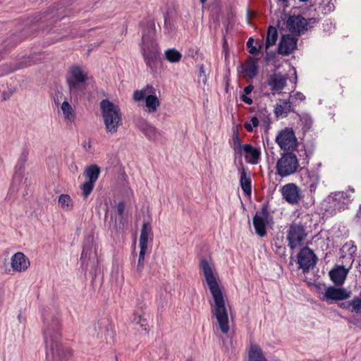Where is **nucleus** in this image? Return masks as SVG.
Masks as SVG:
<instances>
[{
	"label": "nucleus",
	"mask_w": 361,
	"mask_h": 361,
	"mask_svg": "<svg viewBox=\"0 0 361 361\" xmlns=\"http://www.w3.org/2000/svg\"><path fill=\"white\" fill-rule=\"evenodd\" d=\"M200 274L204 277L203 283L209 288L212 295V300L209 301L212 314L216 318L221 331L223 334H227L229 331L230 307L223 293V288L220 284L214 264L211 259L202 258L200 262Z\"/></svg>",
	"instance_id": "f257e3e1"
},
{
	"label": "nucleus",
	"mask_w": 361,
	"mask_h": 361,
	"mask_svg": "<svg viewBox=\"0 0 361 361\" xmlns=\"http://www.w3.org/2000/svg\"><path fill=\"white\" fill-rule=\"evenodd\" d=\"M60 324L55 319L47 324L44 330V338L47 359L54 361H68L72 356V350L61 343Z\"/></svg>",
	"instance_id": "f03ea898"
},
{
	"label": "nucleus",
	"mask_w": 361,
	"mask_h": 361,
	"mask_svg": "<svg viewBox=\"0 0 361 361\" xmlns=\"http://www.w3.org/2000/svg\"><path fill=\"white\" fill-rule=\"evenodd\" d=\"M100 109L107 133L115 134L122 124V114L119 106L104 99L100 102Z\"/></svg>",
	"instance_id": "7ed1b4c3"
},
{
	"label": "nucleus",
	"mask_w": 361,
	"mask_h": 361,
	"mask_svg": "<svg viewBox=\"0 0 361 361\" xmlns=\"http://www.w3.org/2000/svg\"><path fill=\"white\" fill-rule=\"evenodd\" d=\"M156 89L147 85L142 90L134 91L133 98L135 102H140L145 99V106L149 113H154L160 106V102L155 94Z\"/></svg>",
	"instance_id": "20e7f679"
},
{
	"label": "nucleus",
	"mask_w": 361,
	"mask_h": 361,
	"mask_svg": "<svg viewBox=\"0 0 361 361\" xmlns=\"http://www.w3.org/2000/svg\"><path fill=\"white\" fill-rule=\"evenodd\" d=\"M355 190L350 188L346 192H336L329 195L326 200V210L331 213L345 209L353 198Z\"/></svg>",
	"instance_id": "39448f33"
},
{
	"label": "nucleus",
	"mask_w": 361,
	"mask_h": 361,
	"mask_svg": "<svg viewBox=\"0 0 361 361\" xmlns=\"http://www.w3.org/2000/svg\"><path fill=\"white\" fill-rule=\"evenodd\" d=\"M66 81L71 94H78L85 88L87 74L78 66L71 67L66 75Z\"/></svg>",
	"instance_id": "423d86ee"
},
{
	"label": "nucleus",
	"mask_w": 361,
	"mask_h": 361,
	"mask_svg": "<svg viewBox=\"0 0 361 361\" xmlns=\"http://www.w3.org/2000/svg\"><path fill=\"white\" fill-rule=\"evenodd\" d=\"M142 55L145 61L151 70L156 69L158 64L159 49L156 42L151 40L145 34L142 36Z\"/></svg>",
	"instance_id": "0eeeda50"
},
{
	"label": "nucleus",
	"mask_w": 361,
	"mask_h": 361,
	"mask_svg": "<svg viewBox=\"0 0 361 361\" xmlns=\"http://www.w3.org/2000/svg\"><path fill=\"white\" fill-rule=\"evenodd\" d=\"M307 235V227L300 222H293L290 224L286 235L288 246L291 249L301 246Z\"/></svg>",
	"instance_id": "6e6552de"
},
{
	"label": "nucleus",
	"mask_w": 361,
	"mask_h": 361,
	"mask_svg": "<svg viewBox=\"0 0 361 361\" xmlns=\"http://www.w3.org/2000/svg\"><path fill=\"white\" fill-rule=\"evenodd\" d=\"M298 167V158L291 153L283 154L276 163L277 173L281 177H286L295 173Z\"/></svg>",
	"instance_id": "1a4fd4ad"
},
{
	"label": "nucleus",
	"mask_w": 361,
	"mask_h": 361,
	"mask_svg": "<svg viewBox=\"0 0 361 361\" xmlns=\"http://www.w3.org/2000/svg\"><path fill=\"white\" fill-rule=\"evenodd\" d=\"M276 142L285 152L293 151L298 145V140L292 128H285L279 132Z\"/></svg>",
	"instance_id": "9d476101"
},
{
	"label": "nucleus",
	"mask_w": 361,
	"mask_h": 361,
	"mask_svg": "<svg viewBox=\"0 0 361 361\" xmlns=\"http://www.w3.org/2000/svg\"><path fill=\"white\" fill-rule=\"evenodd\" d=\"M350 297V291L343 288L330 286L321 293L320 298L323 301L332 303L334 301L343 300Z\"/></svg>",
	"instance_id": "9b49d317"
},
{
	"label": "nucleus",
	"mask_w": 361,
	"mask_h": 361,
	"mask_svg": "<svg viewBox=\"0 0 361 361\" xmlns=\"http://www.w3.org/2000/svg\"><path fill=\"white\" fill-rule=\"evenodd\" d=\"M317 260V256L309 247H303L298 253V263L299 267L304 272L308 271L310 269L313 268L316 264Z\"/></svg>",
	"instance_id": "f8f14e48"
},
{
	"label": "nucleus",
	"mask_w": 361,
	"mask_h": 361,
	"mask_svg": "<svg viewBox=\"0 0 361 361\" xmlns=\"http://www.w3.org/2000/svg\"><path fill=\"white\" fill-rule=\"evenodd\" d=\"M269 214L265 207H263L260 214H256L253 217V226L256 233L260 237L267 234L266 226L269 222Z\"/></svg>",
	"instance_id": "ddd939ff"
},
{
	"label": "nucleus",
	"mask_w": 361,
	"mask_h": 361,
	"mask_svg": "<svg viewBox=\"0 0 361 361\" xmlns=\"http://www.w3.org/2000/svg\"><path fill=\"white\" fill-rule=\"evenodd\" d=\"M283 198L291 204H295L300 200V189L294 183H288L281 188Z\"/></svg>",
	"instance_id": "4468645a"
},
{
	"label": "nucleus",
	"mask_w": 361,
	"mask_h": 361,
	"mask_svg": "<svg viewBox=\"0 0 361 361\" xmlns=\"http://www.w3.org/2000/svg\"><path fill=\"white\" fill-rule=\"evenodd\" d=\"M306 20L300 16H290L286 20V27L292 32L300 35L307 30Z\"/></svg>",
	"instance_id": "2eb2a0df"
},
{
	"label": "nucleus",
	"mask_w": 361,
	"mask_h": 361,
	"mask_svg": "<svg viewBox=\"0 0 361 361\" xmlns=\"http://www.w3.org/2000/svg\"><path fill=\"white\" fill-rule=\"evenodd\" d=\"M297 47V39L291 35H284L279 42L278 50L282 55H288Z\"/></svg>",
	"instance_id": "dca6fc26"
},
{
	"label": "nucleus",
	"mask_w": 361,
	"mask_h": 361,
	"mask_svg": "<svg viewBox=\"0 0 361 361\" xmlns=\"http://www.w3.org/2000/svg\"><path fill=\"white\" fill-rule=\"evenodd\" d=\"M11 265L14 271L23 272L29 267L30 260L23 252H18L11 257Z\"/></svg>",
	"instance_id": "f3484780"
},
{
	"label": "nucleus",
	"mask_w": 361,
	"mask_h": 361,
	"mask_svg": "<svg viewBox=\"0 0 361 361\" xmlns=\"http://www.w3.org/2000/svg\"><path fill=\"white\" fill-rule=\"evenodd\" d=\"M267 84L272 91H281L286 85V78L281 73H274L269 77Z\"/></svg>",
	"instance_id": "a211bd4d"
},
{
	"label": "nucleus",
	"mask_w": 361,
	"mask_h": 361,
	"mask_svg": "<svg viewBox=\"0 0 361 361\" xmlns=\"http://www.w3.org/2000/svg\"><path fill=\"white\" fill-rule=\"evenodd\" d=\"M246 161L252 164H257L260 161L261 152L250 144L244 145L243 151Z\"/></svg>",
	"instance_id": "6ab92c4d"
},
{
	"label": "nucleus",
	"mask_w": 361,
	"mask_h": 361,
	"mask_svg": "<svg viewBox=\"0 0 361 361\" xmlns=\"http://www.w3.org/2000/svg\"><path fill=\"white\" fill-rule=\"evenodd\" d=\"M240 173V183L241 188L247 196H250L252 192L251 178L249 173L245 169L243 165L238 169Z\"/></svg>",
	"instance_id": "aec40b11"
},
{
	"label": "nucleus",
	"mask_w": 361,
	"mask_h": 361,
	"mask_svg": "<svg viewBox=\"0 0 361 361\" xmlns=\"http://www.w3.org/2000/svg\"><path fill=\"white\" fill-rule=\"evenodd\" d=\"M348 273V269H345L344 267L338 266L329 272V276L332 281L339 286L344 283Z\"/></svg>",
	"instance_id": "412c9836"
},
{
	"label": "nucleus",
	"mask_w": 361,
	"mask_h": 361,
	"mask_svg": "<svg viewBox=\"0 0 361 361\" xmlns=\"http://www.w3.org/2000/svg\"><path fill=\"white\" fill-rule=\"evenodd\" d=\"M63 117L65 121L73 123L76 119V113L72 105L65 100L62 102L60 106Z\"/></svg>",
	"instance_id": "4be33fe9"
},
{
	"label": "nucleus",
	"mask_w": 361,
	"mask_h": 361,
	"mask_svg": "<svg viewBox=\"0 0 361 361\" xmlns=\"http://www.w3.org/2000/svg\"><path fill=\"white\" fill-rule=\"evenodd\" d=\"M152 238V230L149 224L144 222L142 226L140 236V247L147 248L148 240Z\"/></svg>",
	"instance_id": "5701e85b"
},
{
	"label": "nucleus",
	"mask_w": 361,
	"mask_h": 361,
	"mask_svg": "<svg viewBox=\"0 0 361 361\" xmlns=\"http://www.w3.org/2000/svg\"><path fill=\"white\" fill-rule=\"evenodd\" d=\"M80 260L82 262V264L83 266H85V269L87 268V266L89 264V262H92L94 264L97 262V253L96 250H93L92 247H85L83 248V250L81 254Z\"/></svg>",
	"instance_id": "b1692460"
},
{
	"label": "nucleus",
	"mask_w": 361,
	"mask_h": 361,
	"mask_svg": "<svg viewBox=\"0 0 361 361\" xmlns=\"http://www.w3.org/2000/svg\"><path fill=\"white\" fill-rule=\"evenodd\" d=\"M140 129L145 135L150 140H157L160 137V132L154 126L145 122L140 126Z\"/></svg>",
	"instance_id": "393cba45"
},
{
	"label": "nucleus",
	"mask_w": 361,
	"mask_h": 361,
	"mask_svg": "<svg viewBox=\"0 0 361 361\" xmlns=\"http://www.w3.org/2000/svg\"><path fill=\"white\" fill-rule=\"evenodd\" d=\"M247 357V361H267L262 349L255 344L250 345Z\"/></svg>",
	"instance_id": "a878e982"
},
{
	"label": "nucleus",
	"mask_w": 361,
	"mask_h": 361,
	"mask_svg": "<svg viewBox=\"0 0 361 361\" xmlns=\"http://www.w3.org/2000/svg\"><path fill=\"white\" fill-rule=\"evenodd\" d=\"M242 68L245 77L252 78L257 75V61L251 57L247 59Z\"/></svg>",
	"instance_id": "bb28decb"
},
{
	"label": "nucleus",
	"mask_w": 361,
	"mask_h": 361,
	"mask_svg": "<svg viewBox=\"0 0 361 361\" xmlns=\"http://www.w3.org/2000/svg\"><path fill=\"white\" fill-rule=\"evenodd\" d=\"M274 111L277 117H285L293 109L289 101L283 100L280 104H276Z\"/></svg>",
	"instance_id": "cd10ccee"
},
{
	"label": "nucleus",
	"mask_w": 361,
	"mask_h": 361,
	"mask_svg": "<svg viewBox=\"0 0 361 361\" xmlns=\"http://www.w3.org/2000/svg\"><path fill=\"white\" fill-rule=\"evenodd\" d=\"M278 39V31L275 27L269 26L267 30L265 49L267 50L270 47L274 46Z\"/></svg>",
	"instance_id": "c85d7f7f"
},
{
	"label": "nucleus",
	"mask_w": 361,
	"mask_h": 361,
	"mask_svg": "<svg viewBox=\"0 0 361 361\" xmlns=\"http://www.w3.org/2000/svg\"><path fill=\"white\" fill-rule=\"evenodd\" d=\"M59 205L64 211H71L73 209L74 202L68 194H61L59 197Z\"/></svg>",
	"instance_id": "c756f323"
},
{
	"label": "nucleus",
	"mask_w": 361,
	"mask_h": 361,
	"mask_svg": "<svg viewBox=\"0 0 361 361\" xmlns=\"http://www.w3.org/2000/svg\"><path fill=\"white\" fill-rule=\"evenodd\" d=\"M100 169L96 165H91L85 169V176L88 179L87 181L95 183L99 178Z\"/></svg>",
	"instance_id": "7c9ffc66"
},
{
	"label": "nucleus",
	"mask_w": 361,
	"mask_h": 361,
	"mask_svg": "<svg viewBox=\"0 0 361 361\" xmlns=\"http://www.w3.org/2000/svg\"><path fill=\"white\" fill-rule=\"evenodd\" d=\"M165 57L171 63L179 62L182 58V54L176 49H169L165 51Z\"/></svg>",
	"instance_id": "2f4dec72"
},
{
	"label": "nucleus",
	"mask_w": 361,
	"mask_h": 361,
	"mask_svg": "<svg viewBox=\"0 0 361 361\" xmlns=\"http://www.w3.org/2000/svg\"><path fill=\"white\" fill-rule=\"evenodd\" d=\"M243 147H244V145H242L241 141L239 138V136H238V133H236L233 137V150L235 151V153L242 154V152L243 151Z\"/></svg>",
	"instance_id": "473e14b6"
},
{
	"label": "nucleus",
	"mask_w": 361,
	"mask_h": 361,
	"mask_svg": "<svg viewBox=\"0 0 361 361\" xmlns=\"http://www.w3.org/2000/svg\"><path fill=\"white\" fill-rule=\"evenodd\" d=\"M94 185V183L86 181L81 185L82 193L85 197H87L92 192Z\"/></svg>",
	"instance_id": "72a5a7b5"
},
{
	"label": "nucleus",
	"mask_w": 361,
	"mask_h": 361,
	"mask_svg": "<svg viewBox=\"0 0 361 361\" xmlns=\"http://www.w3.org/2000/svg\"><path fill=\"white\" fill-rule=\"evenodd\" d=\"M32 64V61L29 58L25 59L23 61H21L20 63L15 65L14 66L10 68L8 71H6L5 73H10L12 71H14L18 69L23 68L27 66H30Z\"/></svg>",
	"instance_id": "f704fd0d"
},
{
	"label": "nucleus",
	"mask_w": 361,
	"mask_h": 361,
	"mask_svg": "<svg viewBox=\"0 0 361 361\" xmlns=\"http://www.w3.org/2000/svg\"><path fill=\"white\" fill-rule=\"evenodd\" d=\"M259 122L258 118L255 116H253L250 119V122L245 123L244 127L248 132H252L254 130V128L257 127L259 126Z\"/></svg>",
	"instance_id": "c9c22d12"
},
{
	"label": "nucleus",
	"mask_w": 361,
	"mask_h": 361,
	"mask_svg": "<svg viewBox=\"0 0 361 361\" xmlns=\"http://www.w3.org/2000/svg\"><path fill=\"white\" fill-rule=\"evenodd\" d=\"M300 121H302L304 128L309 130L312 124V119L309 114H303L300 116Z\"/></svg>",
	"instance_id": "e433bc0d"
},
{
	"label": "nucleus",
	"mask_w": 361,
	"mask_h": 361,
	"mask_svg": "<svg viewBox=\"0 0 361 361\" xmlns=\"http://www.w3.org/2000/svg\"><path fill=\"white\" fill-rule=\"evenodd\" d=\"M350 305L352 307V312L355 313L361 314V299L356 298L350 302Z\"/></svg>",
	"instance_id": "4c0bfd02"
},
{
	"label": "nucleus",
	"mask_w": 361,
	"mask_h": 361,
	"mask_svg": "<svg viewBox=\"0 0 361 361\" xmlns=\"http://www.w3.org/2000/svg\"><path fill=\"white\" fill-rule=\"evenodd\" d=\"M140 251L139 254L138 264H137V271H141L144 265L145 255L147 248H145L143 247H140Z\"/></svg>",
	"instance_id": "58836bf2"
},
{
	"label": "nucleus",
	"mask_w": 361,
	"mask_h": 361,
	"mask_svg": "<svg viewBox=\"0 0 361 361\" xmlns=\"http://www.w3.org/2000/svg\"><path fill=\"white\" fill-rule=\"evenodd\" d=\"M253 43H254V39L252 37L249 38L247 42V47L249 49V52L251 54L257 55V51L259 50V49H257V47L253 45Z\"/></svg>",
	"instance_id": "ea45409f"
},
{
	"label": "nucleus",
	"mask_w": 361,
	"mask_h": 361,
	"mask_svg": "<svg viewBox=\"0 0 361 361\" xmlns=\"http://www.w3.org/2000/svg\"><path fill=\"white\" fill-rule=\"evenodd\" d=\"M125 203L124 202H120L118 205H117V207H116V212L117 214H118V216H120L121 219H123V216H124V211H125Z\"/></svg>",
	"instance_id": "a19ab883"
},
{
	"label": "nucleus",
	"mask_w": 361,
	"mask_h": 361,
	"mask_svg": "<svg viewBox=\"0 0 361 361\" xmlns=\"http://www.w3.org/2000/svg\"><path fill=\"white\" fill-rule=\"evenodd\" d=\"M290 97L300 101H304L305 99V96L302 92H298L295 94L290 95Z\"/></svg>",
	"instance_id": "79ce46f5"
},
{
	"label": "nucleus",
	"mask_w": 361,
	"mask_h": 361,
	"mask_svg": "<svg viewBox=\"0 0 361 361\" xmlns=\"http://www.w3.org/2000/svg\"><path fill=\"white\" fill-rule=\"evenodd\" d=\"M247 94H244L241 96V100L247 104H252V99L247 96Z\"/></svg>",
	"instance_id": "37998d69"
},
{
	"label": "nucleus",
	"mask_w": 361,
	"mask_h": 361,
	"mask_svg": "<svg viewBox=\"0 0 361 361\" xmlns=\"http://www.w3.org/2000/svg\"><path fill=\"white\" fill-rule=\"evenodd\" d=\"M82 146L87 152H89L92 147L91 141L87 140V141L84 142Z\"/></svg>",
	"instance_id": "c03bdc74"
},
{
	"label": "nucleus",
	"mask_w": 361,
	"mask_h": 361,
	"mask_svg": "<svg viewBox=\"0 0 361 361\" xmlns=\"http://www.w3.org/2000/svg\"><path fill=\"white\" fill-rule=\"evenodd\" d=\"M254 87L252 85H249L244 88V94H249L253 90Z\"/></svg>",
	"instance_id": "a18cd8bd"
},
{
	"label": "nucleus",
	"mask_w": 361,
	"mask_h": 361,
	"mask_svg": "<svg viewBox=\"0 0 361 361\" xmlns=\"http://www.w3.org/2000/svg\"><path fill=\"white\" fill-rule=\"evenodd\" d=\"M350 306V302H343L340 305V307L342 308H348Z\"/></svg>",
	"instance_id": "49530a36"
},
{
	"label": "nucleus",
	"mask_w": 361,
	"mask_h": 361,
	"mask_svg": "<svg viewBox=\"0 0 361 361\" xmlns=\"http://www.w3.org/2000/svg\"><path fill=\"white\" fill-rule=\"evenodd\" d=\"M262 47H263V45L262 44H260L258 47H257V49H259V50L257 51V54L262 51Z\"/></svg>",
	"instance_id": "de8ad7c7"
},
{
	"label": "nucleus",
	"mask_w": 361,
	"mask_h": 361,
	"mask_svg": "<svg viewBox=\"0 0 361 361\" xmlns=\"http://www.w3.org/2000/svg\"><path fill=\"white\" fill-rule=\"evenodd\" d=\"M154 27H152L149 32H154Z\"/></svg>",
	"instance_id": "09e8293b"
},
{
	"label": "nucleus",
	"mask_w": 361,
	"mask_h": 361,
	"mask_svg": "<svg viewBox=\"0 0 361 361\" xmlns=\"http://www.w3.org/2000/svg\"><path fill=\"white\" fill-rule=\"evenodd\" d=\"M201 1V3H204L207 0H200Z\"/></svg>",
	"instance_id": "8fccbe9b"
},
{
	"label": "nucleus",
	"mask_w": 361,
	"mask_h": 361,
	"mask_svg": "<svg viewBox=\"0 0 361 361\" xmlns=\"http://www.w3.org/2000/svg\"><path fill=\"white\" fill-rule=\"evenodd\" d=\"M351 249H353V252L355 250V247H352Z\"/></svg>",
	"instance_id": "3c124183"
},
{
	"label": "nucleus",
	"mask_w": 361,
	"mask_h": 361,
	"mask_svg": "<svg viewBox=\"0 0 361 361\" xmlns=\"http://www.w3.org/2000/svg\"><path fill=\"white\" fill-rule=\"evenodd\" d=\"M130 193L133 195V191L131 190H130Z\"/></svg>",
	"instance_id": "603ef678"
},
{
	"label": "nucleus",
	"mask_w": 361,
	"mask_h": 361,
	"mask_svg": "<svg viewBox=\"0 0 361 361\" xmlns=\"http://www.w3.org/2000/svg\"><path fill=\"white\" fill-rule=\"evenodd\" d=\"M18 319H21L20 314L18 315Z\"/></svg>",
	"instance_id": "864d4df0"
},
{
	"label": "nucleus",
	"mask_w": 361,
	"mask_h": 361,
	"mask_svg": "<svg viewBox=\"0 0 361 361\" xmlns=\"http://www.w3.org/2000/svg\"><path fill=\"white\" fill-rule=\"evenodd\" d=\"M360 209H361V205H360Z\"/></svg>",
	"instance_id": "5fc2aeb1"
}]
</instances>
